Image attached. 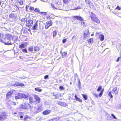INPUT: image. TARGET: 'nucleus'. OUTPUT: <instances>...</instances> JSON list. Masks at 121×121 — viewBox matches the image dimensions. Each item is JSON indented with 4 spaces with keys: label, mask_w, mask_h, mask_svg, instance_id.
Wrapping results in <instances>:
<instances>
[{
    "label": "nucleus",
    "mask_w": 121,
    "mask_h": 121,
    "mask_svg": "<svg viewBox=\"0 0 121 121\" xmlns=\"http://www.w3.org/2000/svg\"><path fill=\"white\" fill-rule=\"evenodd\" d=\"M5 37L6 39L8 40V41L6 43H5V45H8L13 44L14 43V40H16L18 38L17 36L8 34L5 35Z\"/></svg>",
    "instance_id": "nucleus-1"
},
{
    "label": "nucleus",
    "mask_w": 121,
    "mask_h": 121,
    "mask_svg": "<svg viewBox=\"0 0 121 121\" xmlns=\"http://www.w3.org/2000/svg\"><path fill=\"white\" fill-rule=\"evenodd\" d=\"M90 17L92 21L95 22L97 24L100 23V21L94 13L91 12L90 13Z\"/></svg>",
    "instance_id": "nucleus-2"
},
{
    "label": "nucleus",
    "mask_w": 121,
    "mask_h": 121,
    "mask_svg": "<svg viewBox=\"0 0 121 121\" xmlns=\"http://www.w3.org/2000/svg\"><path fill=\"white\" fill-rule=\"evenodd\" d=\"M28 96L27 95H25V94L22 93H19L18 94L17 96L15 97V99H18L21 98H22L26 99H28Z\"/></svg>",
    "instance_id": "nucleus-3"
},
{
    "label": "nucleus",
    "mask_w": 121,
    "mask_h": 121,
    "mask_svg": "<svg viewBox=\"0 0 121 121\" xmlns=\"http://www.w3.org/2000/svg\"><path fill=\"white\" fill-rule=\"evenodd\" d=\"M26 106L22 104H21L19 106V108L20 109H26L27 108V107L29 106L30 108H31L32 107L28 103H26L25 104ZM32 108L35 109L34 107H32Z\"/></svg>",
    "instance_id": "nucleus-4"
},
{
    "label": "nucleus",
    "mask_w": 121,
    "mask_h": 121,
    "mask_svg": "<svg viewBox=\"0 0 121 121\" xmlns=\"http://www.w3.org/2000/svg\"><path fill=\"white\" fill-rule=\"evenodd\" d=\"M7 116V113L5 112H4L0 114V121H3L5 119Z\"/></svg>",
    "instance_id": "nucleus-5"
},
{
    "label": "nucleus",
    "mask_w": 121,
    "mask_h": 121,
    "mask_svg": "<svg viewBox=\"0 0 121 121\" xmlns=\"http://www.w3.org/2000/svg\"><path fill=\"white\" fill-rule=\"evenodd\" d=\"M85 1L87 5L90 8H92L94 7L92 2L90 0H85Z\"/></svg>",
    "instance_id": "nucleus-6"
},
{
    "label": "nucleus",
    "mask_w": 121,
    "mask_h": 121,
    "mask_svg": "<svg viewBox=\"0 0 121 121\" xmlns=\"http://www.w3.org/2000/svg\"><path fill=\"white\" fill-rule=\"evenodd\" d=\"M33 24V21L30 19L28 20L26 22V26L29 27H30Z\"/></svg>",
    "instance_id": "nucleus-7"
},
{
    "label": "nucleus",
    "mask_w": 121,
    "mask_h": 121,
    "mask_svg": "<svg viewBox=\"0 0 121 121\" xmlns=\"http://www.w3.org/2000/svg\"><path fill=\"white\" fill-rule=\"evenodd\" d=\"M52 23L51 21H49L48 22H47L46 23L45 28L46 29H48V27L52 25Z\"/></svg>",
    "instance_id": "nucleus-8"
},
{
    "label": "nucleus",
    "mask_w": 121,
    "mask_h": 121,
    "mask_svg": "<svg viewBox=\"0 0 121 121\" xmlns=\"http://www.w3.org/2000/svg\"><path fill=\"white\" fill-rule=\"evenodd\" d=\"M38 29V23L37 22H36L34 26L31 29L33 30H37Z\"/></svg>",
    "instance_id": "nucleus-9"
},
{
    "label": "nucleus",
    "mask_w": 121,
    "mask_h": 121,
    "mask_svg": "<svg viewBox=\"0 0 121 121\" xmlns=\"http://www.w3.org/2000/svg\"><path fill=\"white\" fill-rule=\"evenodd\" d=\"M86 33H83V38L84 39H86V38L88 36V35L89 34L88 30H86Z\"/></svg>",
    "instance_id": "nucleus-10"
},
{
    "label": "nucleus",
    "mask_w": 121,
    "mask_h": 121,
    "mask_svg": "<svg viewBox=\"0 0 121 121\" xmlns=\"http://www.w3.org/2000/svg\"><path fill=\"white\" fill-rule=\"evenodd\" d=\"M51 112V110L47 109L43 111V114L44 115H47L50 113Z\"/></svg>",
    "instance_id": "nucleus-11"
},
{
    "label": "nucleus",
    "mask_w": 121,
    "mask_h": 121,
    "mask_svg": "<svg viewBox=\"0 0 121 121\" xmlns=\"http://www.w3.org/2000/svg\"><path fill=\"white\" fill-rule=\"evenodd\" d=\"M34 97L36 100L35 101L36 103H38L40 101V98L37 95H34Z\"/></svg>",
    "instance_id": "nucleus-12"
},
{
    "label": "nucleus",
    "mask_w": 121,
    "mask_h": 121,
    "mask_svg": "<svg viewBox=\"0 0 121 121\" xmlns=\"http://www.w3.org/2000/svg\"><path fill=\"white\" fill-rule=\"evenodd\" d=\"M9 17L10 18H13L14 19L16 18L17 16L15 14L12 13L9 15Z\"/></svg>",
    "instance_id": "nucleus-13"
},
{
    "label": "nucleus",
    "mask_w": 121,
    "mask_h": 121,
    "mask_svg": "<svg viewBox=\"0 0 121 121\" xmlns=\"http://www.w3.org/2000/svg\"><path fill=\"white\" fill-rule=\"evenodd\" d=\"M73 17L77 19V20H80L82 21L83 20V19L80 16H74Z\"/></svg>",
    "instance_id": "nucleus-14"
},
{
    "label": "nucleus",
    "mask_w": 121,
    "mask_h": 121,
    "mask_svg": "<svg viewBox=\"0 0 121 121\" xmlns=\"http://www.w3.org/2000/svg\"><path fill=\"white\" fill-rule=\"evenodd\" d=\"M13 93V92L11 91H9L7 94L6 96L7 98H9L11 96V95Z\"/></svg>",
    "instance_id": "nucleus-15"
},
{
    "label": "nucleus",
    "mask_w": 121,
    "mask_h": 121,
    "mask_svg": "<svg viewBox=\"0 0 121 121\" xmlns=\"http://www.w3.org/2000/svg\"><path fill=\"white\" fill-rule=\"evenodd\" d=\"M51 6L53 8L54 10H55L57 9H60L59 7H58L57 6V7L56 6H55L53 4H52Z\"/></svg>",
    "instance_id": "nucleus-16"
},
{
    "label": "nucleus",
    "mask_w": 121,
    "mask_h": 121,
    "mask_svg": "<svg viewBox=\"0 0 121 121\" xmlns=\"http://www.w3.org/2000/svg\"><path fill=\"white\" fill-rule=\"evenodd\" d=\"M60 105L64 107H65L67 106V104L65 102H61L60 103Z\"/></svg>",
    "instance_id": "nucleus-17"
},
{
    "label": "nucleus",
    "mask_w": 121,
    "mask_h": 121,
    "mask_svg": "<svg viewBox=\"0 0 121 121\" xmlns=\"http://www.w3.org/2000/svg\"><path fill=\"white\" fill-rule=\"evenodd\" d=\"M75 97L76 100L77 101H79L80 102H82V100L81 99H80V98L77 97V95H75Z\"/></svg>",
    "instance_id": "nucleus-18"
},
{
    "label": "nucleus",
    "mask_w": 121,
    "mask_h": 121,
    "mask_svg": "<svg viewBox=\"0 0 121 121\" xmlns=\"http://www.w3.org/2000/svg\"><path fill=\"white\" fill-rule=\"evenodd\" d=\"M24 85V84H21L19 83H17L14 85V86H22Z\"/></svg>",
    "instance_id": "nucleus-19"
},
{
    "label": "nucleus",
    "mask_w": 121,
    "mask_h": 121,
    "mask_svg": "<svg viewBox=\"0 0 121 121\" xmlns=\"http://www.w3.org/2000/svg\"><path fill=\"white\" fill-rule=\"evenodd\" d=\"M30 117L29 116H27L24 118L22 120L24 121H26L28 120V119H30Z\"/></svg>",
    "instance_id": "nucleus-20"
},
{
    "label": "nucleus",
    "mask_w": 121,
    "mask_h": 121,
    "mask_svg": "<svg viewBox=\"0 0 121 121\" xmlns=\"http://www.w3.org/2000/svg\"><path fill=\"white\" fill-rule=\"evenodd\" d=\"M25 45L24 44H22L19 46V48H20L22 49L25 47Z\"/></svg>",
    "instance_id": "nucleus-21"
},
{
    "label": "nucleus",
    "mask_w": 121,
    "mask_h": 121,
    "mask_svg": "<svg viewBox=\"0 0 121 121\" xmlns=\"http://www.w3.org/2000/svg\"><path fill=\"white\" fill-rule=\"evenodd\" d=\"M42 105H40L39 106L38 109L37 110L38 111H40L42 109Z\"/></svg>",
    "instance_id": "nucleus-22"
},
{
    "label": "nucleus",
    "mask_w": 121,
    "mask_h": 121,
    "mask_svg": "<svg viewBox=\"0 0 121 121\" xmlns=\"http://www.w3.org/2000/svg\"><path fill=\"white\" fill-rule=\"evenodd\" d=\"M34 49L35 51H38L39 50V48L38 46H36L34 48Z\"/></svg>",
    "instance_id": "nucleus-23"
},
{
    "label": "nucleus",
    "mask_w": 121,
    "mask_h": 121,
    "mask_svg": "<svg viewBox=\"0 0 121 121\" xmlns=\"http://www.w3.org/2000/svg\"><path fill=\"white\" fill-rule=\"evenodd\" d=\"M104 91V89H102V90L101 91L100 94L99 95V97H101L103 94V92Z\"/></svg>",
    "instance_id": "nucleus-24"
},
{
    "label": "nucleus",
    "mask_w": 121,
    "mask_h": 121,
    "mask_svg": "<svg viewBox=\"0 0 121 121\" xmlns=\"http://www.w3.org/2000/svg\"><path fill=\"white\" fill-rule=\"evenodd\" d=\"M35 90L36 91H38L39 92H40L42 91L41 89L39 88H35Z\"/></svg>",
    "instance_id": "nucleus-25"
},
{
    "label": "nucleus",
    "mask_w": 121,
    "mask_h": 121,
    "mask_svg": "<svg viewBox=\"0 0 121 121\" xmlns=\"http://www.w3.org/2000/svg\"><path fill=\"white\" fill-rule=\"evenodd\" d=\"M100 40L101 41H102L104 39V36L102 35H101L100 36Z\"/></svg>",
    "instance_id": "nucleus-26"
},
{
    "label": "nucleus",
    "mask_w": 121,
    "mask_h": 121,
    "mask_svg": "<svg viewBox=\"0 0 121 121\" xmlns=\"http://www.w3.org/2000/svg\"><path fill=\"white\" fill-rule=\"evenodd\" d=\"M33 49V47L32 46H31L29 47L28 48L29 51L32 52Z\"/></svg>",
    "instance_id": "nucleus-27"
},
{
    "label": "nucleus",
    "mask_w": 121,
    "mask_h": 121,
    "mask_svg": "<svg viewBox=\"0 0 121 121\" xmlns=\"http://www.w3.org/2000/svg\"><path fill=\"white\" fill-rule=\"evenodd\" d=\"M34 11L35 12H38L39 13H40V12H41L39 11V9L37 8H35Z\"/></svg>",
    "instance_id": "nucleus-28"
},
{
    "label": "nucleus",
    "mask_w": 121,
    "mask_h": 121,
    "mask_svg": "<svg viewBox=\"0 0 121 121\" xmlns=\"http://www.w3.org/2000/svg\"><path fill=\"white\" fill-rule=\"evenodd\" d=\"M18 3H19L21 5H22L23 3L22 0H19L18 1Z\"/></svg>",
    "instance_id": "nucleus-29"
},
{
    "label": "nucleus",
    "mask_w": 121,
    "mask_h": 121,
    "mask_svg": "<svg viewBox=\"0 0 121 121\" xmlns=\"http://www.w3.org/2000/svg\"><path fill=\"white\" fill-rule=\"evenodd\" d=\"M82 95L83 98L85 100H86L87 98V96L86 95L84 94H82Z\"/></svg>",
    "instance_id": "nucleus-30"
},
{
    "label": "nucleus",
    "mask_w": 121,
    "mask_h": 121,
    "mask_svg": "<svg viewBox=\"0 0 121 121\" xmlns=\"http://www.w3.org/2000/svg\"><path fill=\"white\" fill-rule=\"evenodd\" d=\"M67 54L65 52L63 53L62 54V57H64L67 55Z\"/></svg>",
    "instance_id": "nucleus-31"
},
{
    "label": "nucleus",
    "mask_w": 121,
    "mask_h": 121,
    "mask_svg": "<svg viewBox=\"0 0 121 121\" xmlns=\"http://www.w3.org/2000/svg\"><path fill=\"white\" fill-rule=\"evenodd\" d=\"M102 86H99L98 87V89L97 90V91H100L102 89Z\"/></svg>",
    "instance_id": "nucleus-32"
},
{
    "label": "nucleus",
    "mask_w": 121,
    "mask_h": 121,
    "mask_svg": "<svg viewBox=\"0 0 121 121\" xmlns=\"http://www.w3.org/2000/svg\"><path fill=\"white\" fill-rule=\"evenodd\" d=\"M93 40L92 39H90L88 41V42L90 43H93Z\"/></svg>",
    "instance_id": "nucleus-33"
},
{
    "label": "nucleus",
    "mask_w": 121,
    "mask_h": 121,
    "mask_svg": "<svg viewBox=\"0 0 121 121\" xmlns=\"http://www.w3.org/2000/svg\"><path fill=\"white\" fill-rule=\"evenodd\" d=\"M56 31H54L53 32V37H54L55 36H56Z\"/></svg>",
    "instance_id": "nucleus-34"
},
{
    "label": "nucleus",
    "mask_w": 121,
    "mask_h": 121,
    "mask_svg": "<svg viewBox=\"0 0 121 121\" xmlns=\"http://www.w3.org/2000/svg\"><path fill=\"white\" fill-rule=\"evenodd\" d=\"M108 95L111 98H112L113 96L111 94V92H110L108 94Z\"/></svg>",
    "instance_id": "nucleus-35"
},
{
    "label": "nucleus",
    "mask_w": 121,
    "mask_h": 121,
    "mask_svg": "<svg viewBox=\"0 0 121 121\" xmlns=\"http://www.w3.org/2000/svg\"><path fill=\"white\" fill-rule=\"evenodd\" d=\"M117 89V87H114L113 89H112V91L113 92H114L116 91Z\"/></svg>",
    "instance_id": "nucleus-36"
},
{
    "label": "nucleus",
    "mask_w": 121,
    "mask_h": 121,
    "mask_svg": "<svg viewBox=\"0 0 121 121\" xmlns=\"http://www.w3.org/2000/svg\"><path fill=\"white\" fill-rule=\"evenodd\" d=\"M43 14L44 15H46L47 13L46 12H40V14Z\"/></svg>",
    "instance_id": "nucleus-37"
},
{
    "label": "nucleus",
    "mask_w": 121,
    "mask_h": 121,
    "mask_svg": "<svg viewBox=\"0 0 121 121\" xmlns=\"http://www.w3.org/2000/svg\"><path fill=\"white\" fill-rule=\"evenodd\" d=\"M59 88L61 90H64V88L62 86H60L59 87Z\"/></svg>",
    "instance_id": "nucleus-38"
},
{
    "label": "nucleus",
    "mask_w": 121,
    "mask_h": 121,
    "mask_svg": "<svg viewBox=\"0 0 121 121\" xmlns=\"http://www.w3.org/2000/svg\"><path fill=\"white\" fill-rule=\"evenodd\" d=\"M27 18L26 17H25L24 18H23L22 19V21H25L27 20Z\"/></svg>",
    "instance_id": "nucleus-39"
},
{
    "label": "nucleus",
    "mask_w": 121,
    "mask_h": 121,
    "mask_svg": "<svg viewBox=\"0 0 121 121\" xmlns=\"http://www.w3.org/2000/svg\"><path fill=\"white\" fill-rule=\"evenodd\" d=\"M22 51L23 52H25L26 53H27V50L26 49H23L22 50Z\"/></svg>",
    "instance_id": "nucleus-40"
},
{
    "label": "nucleus",
    "mask_w": 121,
    "mask_h": 121,
    "mask_svg": "<svg viewBox=\"0 0 121 121\" xmlns=\"http://www.w3.org/2000/svg\"><path fill=\"white\" fill-rule=\"evenodd\" d=\"M112 116L113 117V118L114 119H116L117 118L115 117V116L113 114H111Z\"/></svg>",
    "instance_id": "nucleus-41"
},
{
    "label": "nucleus",
    "mask_w": 121,
    "mask_h": 121,
    "mask_svg": "<svg viewBox=\"0 0 121 121\" xmlns=\"http://www.w3.org/2000/svg\"><path fill=\"white\" fill-rule=\"evenodd\" d=\"M64 3H66L68 2L69 0H63Z\"/></svg>",
    "instance_id": "nucleus-42"
},
{
    "label": "nucleus",
    "mask_w": 121,
    "mask_h": 121,
    "mask_svg": "<svg viewBox=\"0 0 121 121\" xmlns=\"http://www.w3.org/2000/svg\"><path fill=\"white\" fill-rule=\"evenodd\" d=\"M34 8L33 7H30V9L31 10H33L34 9Z\"/></svg>",
    "instance_id": "nucleus-43"
},
{
    "label": "nucleus",
    "mask_w": 121,
    "mask_h": 121,
    "mask_svg": "<svg viewBox=\"0 0 121 121\" xmlns=\"http://www.w3.org/2000/svg\"><path fill=\"white\" fill-rule=\"evenodd\" d=\"M53 119H54V120H56L57 121L59 119V117H57Z\"/></svg>",
    "instance_id": "nucleus-44"
},
{
    "label": "nucleus",
    "mask_w": 121,
    "mask_h": 121,
    "mask_svg": "<svg viewBox=\"0 0 121 121\" xmlns=\"http://www.w3.org/2000/svg\"><path fill=\"white\" fill-rule=\"evenodd\" d=\"M48 75H46L44 77V78L45 79H46L48 78Z\"/></svg>",
    "instance_id": "nucleus-45"
},
{
    "label": "nucleus",
    "mask_w": 121,
    "mask_h": 121,
    "mask_svg": "<svg viewBox=\"0 0 121 121\" xmlns=\"http://www.w3.org/2000/svg\"><path fill=\"white\" fill-rule=\"evenodd\" d=\"M66 41V39H65L62 40V42L63 43H64Z\"/></svg>",
    "instance_id": "nucleus-46"
},
{
    "label": "nucleus",
    "mask_w": 121,
    "mask_h": 121,
    "mask_svg": "<svg viewBox=\"0 0 121 121\" xmlns=\"http://www.w3.org/2000/svg\"><path fill=\"white\" fill-rule=\"evenodd\" d=\"M32 97L30 98L29 100H30V103L32 101Z\"/></svg>",
    "instance_id": "nucleus-47"
},
{
    "label": "nucleus",
    "mask_w": 121,
    "mask_h": 121,
    "mask_svg": "<svg viewBox=\"0 0 121 121\" xmlns=\"http://www.w3.org/2000/svg\"><path fill=\"white\" fill-rule=\"evenodd\" d=\"M116 9H117L118 10H120L121 9V8H120L118 6H117Z\"/></svg>",
    "instance_id": "nucleus-48"
},
{
    "label": "nucleus",
    "mask_w": 121,
    "mask_h": 121,
    "mask_svg": "<svg viewBox=\"0 0 121 121\" xmlns=\"http://www.w3.org/2000/svg\"><path fill=\"white\" fill-rule=\"evenodd\" d=\"M93 95H94L96 97H98V95L97 94H96L95 93H93Z\"/></svg>",
    "instance_id": "nucleus-49"
},
{
    "label": "nucleus",
    "mask_w": 121,
    "mask_h": 121,
    "mask_svg": "<svg viewBox=\"0 0 121 121\" xmlns=\"http://www.w3.org/2000/svg\"><path fill=\"white\" fill-rule=\"evenodd\" d=\"M121 57H119L117 59V60H116L117 62H118V61H119V60H120Z\"/></svg>",
    "instance_id": "nucleus-50"
},
{
    "label": "nucleus",
    "mask_w": 121,
    "mask_h": 121,
    "mask_svg": "<svg viewBox=\"0 0 121 121\" xmlns=\"http://www.w3.org/2000/svg\"><path fill=\"white\" fill-rule=\"evenodd\" d=\"M19 58L21 59H24V57L23 56H19Z\"/></svg>",
    "instance_id": "nucleus-51"
},
{
    "label": "nucleus",
    "mask_w": 121,
    "mask_h": 121,
    "mask_svg": "<svg viewBox=\"0 0 121 121\" xmlns=\"http://www.w3.org/2000/svg\"><path fill=\"white\" fill-rule=\"evenodd\" d=\"M73 39H75V36H73L72 38V39L73 40Z\"/></svg>",
    "instance_id": "nucleus-52"
},
{
    "label": "nucleus",
    "mask_w": 121,
    "mask_h": 121,
    "mask_svg": "<svg viewBox=\"0 0 121 121\" xmlns=\"http://www.w3.org/2000/svg\"><path fill=\"white\" fill-rule=\"evenodd\" d=\"M110 117V116H108L107 117V120H109V117Z\"/></svg>",
    "instance_id": "nucleus-53"
},
{
    "label": "nucleus",
    "mask_w": 121,
    "mask_h": 121,
    "mask_svg": "<svg viewBox=\"0 0 121 121\" xmlns=\"http://www.w3.org/2000/svg\"><path fill=\"white\" fill-rule=\"evenodd\" d=\"M80 8V7H78V8H75V10H77L78 9H79Z\"/></svg>",
    "instance_id": "nucleus-54"
},
{
    "label": "nucleus",
    "mask_w": 121,
    "mask_h": 121,
    "mask_svg": "<svg viewBox=\"0 0 121 121\" xmlns=\"http://www.w3.org/2000/svg\"><path fill=\"white\" fill-rule=\"evenodd\" d=\"M78 85L79 86H80L81 85V83L80 82V81L79 80V84H78Z\"/></svg>",
    "instance_id": "nucleus-55"
},
{
    "label": "nucleus",
    "mask_w": 121,
    "mask_h": 121,
    "mask_svg": "<svg viewBox=\"0 0 121 121\" xmlns=\"http://www.w3.org/2000/svg\"><path fill=\"white\" fill-rule=\"evenodd\" d=\"M42 120V117H40L39 119V120L41 121Z\"/></svg>",
    "instance_id": "nucleus-56"
},
{
    "label": "nucleus",
    "mask_w": 121,
    "mask_h": 121,
    "mask_svg": "<svg viewBox=\"0 0 121 121\" xmlns=\"http://www.w3.org/2000/svg\"><path fill=\"white\" fill-rule=\"evenodd\" d=\"M48 121H54V119H53L52 120H51Z\"/></svg>",
    "instance_id": "nucleus-57"
},
{
    "label": "nucleus",
    "mask_w": 121,
    "mask_h": 121,
    "mask_svg": "<svg viewBox=\"0 0 121 121\" xmlns=\"http://www.w3.org/2000/svg\"><path fill=\"white\" fill-rule=\"evenodd\" d=\"M13 105H16V103L15 102H13Z\"/></svg>",
    "instance_id": "nucleus-58"
},
{
    "label": "nucleus",
    "mask_w": 121,
    "mask_h": 121,
    "mask_svg": "<svg viewBox=\"0 0 121 121\" xmlns=\"http://www.w3.org/2000/svg\"><path fill=\"white\" fill-rule=\"evenodd\" d=\"M20 118H23V116H20Z\"/></svg>",
    "instance_id": "nucleus-59"
},
{
    "label": "nucleus",
    "mask_w": 121,
    "mask_h": 121,
    "mask_svg": "<svg viewBox=\"0 0 121 121\" xmlns=\"http://www.w3.org/2000/svg\"><path fill=\"white\" fill-rule=\"evenodd\" d=\"M1 42H3V43H4L5 44V42H3V40H1Z\"/></svg>",
    "instance_id": "nucleus-60"
},
{
    "label": "nucleus",
    "mask_w": 121,
    "mask_h": 121,
    "mask_svg": "<svg viewBox=\"0 0 121 121\" xmlns=\"http://www.w3.org/2000/svg\"><path fill=\"white\" fill-rule=\"evenodd\" d=\"M53 96H57L56 95H54V93L53 94Z\"/></svg>",
    "instance_id": "nucleus-61"
},
{
    "label": "nucleus",
    "mask_w": 121,
    "mask_h": 121,
    "mask_svg": "<svg viewBox=\"0 0 121 121\" xmlns=\"http://www.w3.org/2000/svg\"><path fill=\"white\" fill-rule=\"evenodd\" d=\"M84 23V22H81V24H82V23H83V24Z\"/></svg>",
    "instance_id": "nucleus-62"
},
{
    "label": "nucleus",
    "mask_w": 121,
    "mask_h": 121,
    "mask_svg": "<svg viewBox=\"0 0 121 121\" xmlns=\"http://www.w3.org/2000/svg\"><path fill=\"white\" fill-rule=\"evenodd\" d=\"M94 35L93 34H92L91 35V36H93Z\"/></svg>",
    "instance_id": "nucleus-63"
},
{
    "label": "nucleus",
    "mask_w": 121,
    "mask_h": 121,
    "mask_svg": "<svg viewBox=\"0 0 121 121\" xmlns=\"http://www.w3.org/2000/svg\"><path fill=\"white\" fill-rule=\"evenodd\" d=\"M14 114H17V113L16 112H14L13 113Z\"/></svg>",
    "instance_id": "nucleus-64"
}]
</instances>
